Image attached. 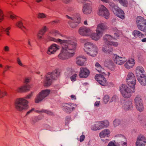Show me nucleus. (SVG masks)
<instances>
[{"label":"nucleus","mask_w":146,"mask_h":146,"mask_svg":"<svg viewBox=\"0 0 146 146\" xmlns=\"http://www.w3.org/2000/svg\"><path fill=\"white\" fill-rule=\"evenodd\" d=\"M98 14L99 15L104 17L106 19L109 18L110 15L108 9L102 5L99 6Z\"/></svg>","instance_id":"obj_11"},{"label":"nucleus","mask_w":146,"mask_h":146,"mask_svg":"<svg viewBox=\"0 0 146 146\" xmlns=\"http://www.w3.org/2000/svg\"><path fill=\"white\" fill-rule=\"evenodd\" d=\"M126 82L130 87H135V78L134 74L132 72L128 73L126 79Z\"/></svg>","instance_id":"obj_10"},{"label":"nucleus","mask_w":146,"mask_h":146,"mask_svg":"<svg viewBox=\"0 0 146 146\" xmlns=\"http://www.w3.org/2000/svg\"><path fill=\"white\" fill-rule=\"evenodd\" d=\"M119 143L121 146H127V141L126 137L124 136H123L121 138Z\"/></svg>","instance_id":"obj_35"},{"label":"nucleus","mask_w":146,"mask_h":146,"mask_svg":"<svg viewBox=\"0 0 146 146\" xmlns=\"http://www.w3.org/2000/svg\"><path fill=\"white\" fill-rule=\"evenodd\" d=\"M16 17L17 16L15 15H11L10 16V18L12 20L16 19Z\"/></svg>","instance_id":"obj_57"},{"label":"nucleus","mask_w":146,"mask_h":146,"mask_svg":"<svg viewBox=\"0 0 146 146\" xmlns=\"http://www.w3.org/2000/svg\"><path fill=\"white\" fill-rule=\"evenodd\" d=\"M70 97L72 100H75L76 99V97L75 95H72Z\"/></svg>","instance_id":"obj_61"},{"label":"nucleus","mask_w":146,"mask_h":146,"mask_svg":"<svg viewBox=\"0 0 146 146\" xmlns=\"http://www.w3.org/2000/svg\"><path fill=\"white\" fill-rule=\"evenodd\" d=\"M29 85H24L17 88L16 90V91L18 93H22L29 91L31 88Z\"/></svg>","instance_id":"obj_23"},{"label":"nucleus","mask_w":146,"mask_h":146,"mask_svg":"<svg viewBox=\"0 0 146 146\" xmlns=\"http://www.w3.org/2000/svg\"><path fill=\"white\" fill-rule=\"evenodd\" d=\"M42 111L44 112L45 113L50 115H52L53 114V113L50 111H49L48 110H43Z\"/></svg>","instance_id":"obj_55"},{"label":"nucleus","mask_w":146,"mask_h":146,"mask_svg":"<svg viewBox=\"0 0 146 146\" xmlns=\"http://www.w3.org/2000/svg\"><path fill=\"white\" fill-rule=\"evenodd\" d=\"M118 45V44L117 42H110L109 44V47L108 48V46H106V47H103L102 48L103 51L105 53H108L110 54H112V51L113 49L110 46L112 45L115 47H117Z\"/></svg>","instance_id":"obj_14"},{"label":"nucleus","mask_w":146,"mask_h":146,"mask_svg":"<svg viewBox=\"0 0 146 146\" xmlns=\"http://www.w3.org/2000/svg\"><path fill=\"white\" fill-rule=\"evenodd\" d=\"M96 80L101 85L105 86L107 85L106 80L104 76L102 74H97L95 77Z\"/></svg>","instance_id":"obj_19"},{"label":"nucleus","mask_w":146,"mask_h":146,"mask_svg":"<svg viewBox=\"0 0 146 146\" xmlns=\"http://www.w3.org/2000/svg\"><path fill=\"white\" fill-rule=\"evenodd\" d=\"M109 5L113 11L114 9L115 10L118 7L117 5H115L114 3L112 2H110Z\"/></svg>","instance_id":"obj_42"},{"label":"nucleus","mask_w":146,"mask_h":146,"mask_svg":"<svg viewBox=\"0 0 146 146\" xmlns=\"http://www.w3.org/2000/svg\"><path fill=\"white\" fill-rule=\"evenodd\" d=\"M112 30L114 32V37L108 34L105 35L103 37V40L107 46H109V44L111 40L113 39H116L118 38L119 35L121 34V32L118 30L116 28L112 29ZM109 47L108 46V48Z\"/></svg>","instance_id":"obj_4"},{"label":"nucleus","mask_w":146,"mask_h":146,"mask_svg":"<svg viewBox=\"0 0 146 146\" xmlns=\"http://www.w3.org/2000/svg\"><path fill=\"white\" fill-rule=\"evenodd\" d=\"M42 118H43L42 116L41 115H39L38 116V117H37V119H38V120H40L41 119H42Z\"/></svg>","instance_id":"obj_62"},{"label":"nucleus","mask_w":146,"mask_h":146,"mask_svg":"<svg viewBox=\"0 0 146 146\" xmlns=\"http://www.w3.org/2000/svg\"><path fill=\"white\" fill-rule=\"evenodd\" d=\"M95 44L90 42H86L84 44V51L86 53L88 50L90 49Z\"/></svg>","instance_id":"obj_32"},{"label":"nucleus","mask_w":146,"mask_h":146,"mask_svg":"<svg viewBox=\"0 0 146 146\" xmlns=\"http://www.w3.org/2000/svg\"><path fill=\"white\" fill-rule=\"evenodd\" d=\"M92 9L91 6L90 4L86 3L83 6L82 11L84 14H88L91 13L92 11Z\"/></svg>","instance_id":"obj_24"},{"label":"nucleus","mask_w":146,"mask_h":146,"mask_svg":"<svg viewBox=\"0 0 146 146\" xmlns=\"http://www.w3.org/2000/svg\"><path fill=\"white\" fill-rule=\"evenodd\" d=\"M119 2L124 6H127V2L126 0H118Z\"/></svg>","instance_id":"obj_44"},{"label":"nucleus","mask_w":146,"mask_h":146,"mask_svg":"<svg viewBox=\"0 0 146 146\" xmlns=\"http://www.w3.org/2000/svg\"><path fill=\"white\" fill-rule=\"evenodd\" d=\"M7 95V92L6 91L2 90L0 88V98H2Z\"/></svg>","instance_id":"obj_41"},{"label":"nucleus","mask_w":146,"mask_h":146,"mask_svg":"<svg viewBox=\"0 0 146 146\" xmlns=\"http://www.w3.org/2000/svg\"><path fill=\"white\" fill-rule=\"evenodd\" d=\"M98 130H100L105 127H107L109 125V122L108 121H105L101 122H96Z\"/></svg>","instance_id":"obj_30"},{"label":"nucleus","mask_w":146,"mask_h":146,"mask_svg":"<svg viewBox=\"0 0 146 146\" xmlns=\"http://www.w3.org/2000/svg\"><path fill=\"white\" fill-rule=\"evenodd\" d=\"M66 17L69 19L68 23L72 28L76 27L80 22L81 18L80 15L79 14H76L72 17H70L68 15H66Z\"/></svg>","instance_id":"obj_6"},{"label":"nucleus","mask_w":146,"mask_h":146,"mask_svg":"<svg viewBox=\"0 0 146 146\" xmlns=\"http://www.w3.org/2000/svg\"><path fill=\"white\" fill-rule=\"evenodd\" d=\"M113 12L114 14L119 18L123 19L124 18V13L123 11L118 7L116 9H114Z\"/></svg>","instance_id":"obj_26"},{"label":"nucleus","mask_w":146,"mask_h":146,"mask_svg":"<svg viewBox=\"0 0 146 146\" xmlns=\"http://www.w3.org/2000/svg\"><path fill=\"white\" fill-rule=\"evenodd\" d=\"M32 95V93H31V94H29L25 98L26 99H29L30 98L31 96Z\"/></svg>","instance_id":"obj_58"},{"label":"nucleus","mask_w":146,"mask_h":146,"mask_svg":"<svg viewBox=\"0 0 146 146\" xmlns=\"http://www.w3.org/2000/svg\"><path fill=\"white\" fill-rule=\"evenodd\" d=\"M46 29L47 28L45 26L38 33V35H37V36H38L39 38H41L42 35H43L46 31Z\"/></svg>","instance_id":"obj_37"},{"label":"nucleus","mask_w":146,"mask_h":146,"mask_svg":"<svg viewBox=\"0 0 146 146\" xmlns=\"http://www.w3.org/2000/svg\"><path fill=\"white\" fill-rule=\"evenodd\" d=\"M15 26L21 29H26V27L23 25V22L21 21H17L15 23Z\"/></svg>","instance_id":"obj_36"},{"label":"nucleus","mask_w":146,"mask_h":146,"mask_svg":"<svg viewBox=\"0 0 146 146\" xmlns=\"http://www.w3.org/2000/svg\"><path fill=\"white\" fill-rule=\"evenodd\" d=\"M98 48L96 45L89 50H88L86 53L89 56L92 57H94L98 54Z\"/></svg>","instance_id":"obj_22"},{"label":"nucleus","mask_w":146,"mask_h":146,"mask_svg":"<svg viewBox=\"0 0 146 146\" xmlns=\"http://www.w3.org/2000/svg\"><path fill=\"white\" fill-rule=\"evenodd\" d=\"M76 107V104L72 103H68L63 104L62 108L65 112L70 113L75 110Z\"/></svg>","instance_id":"obj_9"},{"label":"nucleus","mask_w":146,"mask_h":146,"mask_svg":"<svg viewBox=\"0 0 146 146\" xmlns=\"http://www.w3.org/2000/svg\"><path fill=\"white\" fill-rule=\"evenodd\" d=\"M60 74V70L59 69H56L52 72L48 73L46 75V78L44 81V86H49L51 84L52 80L56 79L59 76Z\"/></svg>","instance_id":"obj_2"},{"label":"nucleus","mask_w":146,"mask_h":146,"mask_svg":"<svg viewBox=\"0 0 146 146\" xmlns=\"http://www.w3.org/2000/svg\"><path fill=\"white\" fill-rule=\"evenodd\" d=\"M34 110V109L33 108L31 110H30L29 111H28L27 113V115H28V114H29L31 112H32V111H33Z\"/></svg>","instance_id":"obj_63"},{"label":"nucleus","mask_w":146,"mask_h":146,"mask_svg":"<svg viewBox=\"0 0 146 146\" xmlns=\"http://www.w3.org/2000/svg\"><path fill=\"white\" fill-rule=\"evenodd\" d=\"M60 49V46L55 44H52L48 48L47 53L48 54H54Z\"/></svg>","instance_id":"obj_20"},{"label":"nucleus","mask_w":146,"mask_h":146,"mask_svg":"<svg viewBox=\"0 0 146 146\" xmlns=\"http://www.w3.org/2000/svg\"><path fill=\"white\" fill-rule=\"evenodd\" d=\"M89 70L86 68L82 67L80 68L79 76L80 78H86L90 74Z\"/></svg>","instance_id":"obj_21"},{"label":"nucleus","mask_w":146,"mask_h":146,"mask_svg":"<svg viewBox=\"0 0 146 146\" xmlns=\"http://www.w3.org/2000/svg\"><path fill=\"white\" fill-rule=\"evenodd\" d=\"M110 133V131L108 129H105L101 131L99 134V136L101 138L102 141L105 143L108 142L109 141V139H106L104 140L103 138L108 137Z\"/></svg>","instance_id":"obj_18"},{"label":"nucleus","mask_w":146,"mask_h":146,"mask_svg":"<svg viewBox=\"0 0 146 146\" xmlns=\"http://www.w3.org/2000/svg\"><path fill=\"white\" fill-rule=\"evenodd\" d=\"M50 90L49 89L43 90L40 93L37 97V103L41 101L43 99L47 97L50 94Z\"/></svg>","instance_id":"obj_15"},{"label":"nucleus","mask_w":146,"mask_h":146,"mask_svg":"<svg viewBox=\"0 0 146 146\" xmlns=\"http://www.w3.org/2000/svg\"><path fill=\"white\" fill-rule=\"evenodd\" d=\"M137 27L139 30L142 31H146V19L141 16L137 18Z\"/></svg>","instance_id":"obj_7"},{"label":"nucleus","mask_w":146,"mask_h":146,"mask_svg":"<svg viewBox=\"0 0 146 146\" xmlns=\"http://www.w3.org/2000/svg\"><path fill=\"white\" fill-rule=\"evenodd\" d=\"M95 66L96 68V69L99 72H101L102 68L101 65L98 62H96L95 64Z\"/></svg>","instance_id":"obj_40"},{"label":"nucleus","mask_w":146,"mask_h":146,"mask_svg":"<svg viewBox=\"0 0 146 146\" xmlns=\"http://www.w3.org/2000/svg\"><path fill=\"white\" fill-rule=\"evenodd\" d=\"M118 99V97L116 95H115L113 96V97L111 98V100L110 102H112L113 101H116Z\"/></svg>","instance_id":"obj_49"},{"label":"nucleus","mask_w":146,"mask_h":146,"mask_svg":"<svg viewBox=\"0 0 146 146\" xmlns=\"http://www.w3.org/2000/svg\"><path fill=\"white\" fill-rule=\"evenodd\" d=\"M135 64L134 60L132 58H129L124 64L125 67L127 69H130L134 66Z\"/></svg>","instance_id":"obj_25"},{"label":"nucleus","mask_w":146,"mask_h":146,"mask_svg":"<svg viewBox=\"0 0 146 146\" xmlns=\"http://www.w3.org/2000/svg\"><path fill=\"white\" fill-rule=\"evenodd\" d=\"M146 144V138L142 135H139L135 142L136 146H145Z\"/></svg>","instance_id":"obj_17"},{"label":"nucleus","mask_w":146,"mask_h":146,"mask_svg":"<svg viewBox=\"0 0 146 146\" xmlns=\"http://www.w3.org/2000/svg\"><path fill=\"white\" fill-rule=\"evenodd\" d=\"M137 78L141 85L143 86L146 85V76L145 74L141 75V76L137 77Z\"/></svg>","instance_id":"obj_33"},{"label":"nucleus","mask_w":146,"mask_h":146,"mask_svg":"<svg viewBox=\"0 0 146 146\" xmlns=\"http://www.w3.org/2000/svg\"><path fill=\"white\" fill-rule=\"evenodd\" d=\"M109 99L110 97L108 95H105L103 98V102L105 104H106L109 101Z\"/></svg>","instance_id":"obj_43"},{"label":"nucleus","mask_w":146,"mask_h":146,"mask_svg":"<svg viewBox=\"0 0 146 146\" xmlns=\"http://www.w3.org/2000/svg\"><path fill=\"white\" fill-rule=\"evenodd\" d=\"M72 0H62V1L64 3L68 4L70 3Z\"/></svg>","instance_id":"obj_54"},{"label":"nucleus","mask_w":146,"mask_h":146,"mask_svg":"<svg viewBox=\"0 0 146 146\" xmlns=\"http://www.w3.org/2000/svg\"><path fill=\"white\" fill-rule=\"evenodd\" d=\"M76 76L77 74H75L71 76L70 78L71 80L72 81H75L76 80Z\"/></svg>","instance_id":"obj_48"},{"label":"nucleus","mask_w":146,"mask_h":146,"mask_svg":"<svg viewBox=\"0 0 146 146\" xmlns=\"http://www.w3.org/2000/svg\"><path fill=\"white\" fill-rule=\"evenodd\" d=\"M141 41L143 42H146V38H144L141 40Z\"/></svg>","instance_id":"obj_64"},{"label":"nucleus","mask_w":146,"mask_h":146,"mask_svg":"<svg viewBox=\"0 0 146 146\" xmlns=\"http://www.w3.org/2000/svg\"><path fill=\"white\" fill-rule=\"evenodd\" d=\"M122 108L125 111L132 110L133 108V101L128 100L125 101L123 104Z\"/></svg>","instance_id":"obj_13"},{"label":"nucleus","mask_w":146,"mask_h":146,"mask_svg":"<svg viewBox=\"0 0 146 146\" xmlns=\"http://www.w3.org/2000/svg\"><path fill=\"white\" fill-rule=\"evenodd\" d=\"M50 33L54 36L56 37H59V36H62V35L58 31L55 30H53L51 31Z\"/></svg>","instance_id":"obj_38"},{"label":"nucleus","mask_w":146,"mask_h":146,"mask_svg":"<svg viewBox=\"0 0 146 146\" xmlns=\"http://www.w3.org/2000/svg\"><path fill=\"white\" fill-rule=\"evenodd\" d=\"M114 62L117 64L121 65L126 61V59L125 57L119 56L117 55H114L113 58Z\"/></svg>","instance_id":"obj_16"},{"label":"nucleus","mask_w":146,"mask_h":146,"mask_svg":"<svg viewBox=\"0 0 146 146\" xmlns=\"http://www.w3.org/2000/svg\"><path fill=\"white\" fill-rule=\"evenodd\" d=\"M128 87L126 85L122 84L120 88V90L122 96L125 98H129L132 94L135 92V87Z\"/></svg>","instance_id":"obj_5"},{"label":"nucleus","mask_w":146,"mask_h":146,"mask_svg":"<svg viewBox=\"0 0 146 146\" xmlns=\"http://www.w3.org/2000/svg\"><path fill=\"white\" fill-rule=\"evenodd\" d=\"M86 59V58L84 56H78L76 59V64L79 66H83L84 64Z\"/></svg>","instance_id":"obj_29"},{"label":"nucleus","mask_w":146,"mask_h":146,"mask_svg":"<svg viewBox=\"0 0 146 146\" xmlns=\"http://www.w3.org/2000/svg\"><path fill=\"white\" fill-rule=\"evenodd\" d=\"M90 37L92 39L94 40H98L102 37V34L96 30V33L91 34Z\"/></svg>","instance_id":"obj_27"},{"label":"nucleus","mask_w":146,"mask_h":146,"mask_svg":"<svg viewBox=\"0 0 146 146\" xmlns=\"http://www.w3.org/2000/svg\"><path fill=\"white\" fill-rule=\"evenodd\" d=\"M100 101H97L94 104V106H98L100 104Z\"/></svg>","instance_id":"obj_59"},{"label":"nucleus","mask_w":146,"mask_h":146,"mask_svg":"<svg viewBox=\"0 0 146 146\" xmlns=\"http://www.w3.org/2000/svg\"><path fill=\"white\" fill-rule=\"evenodd\" d=\"M121 123V121L120 120L118 119H115L113 121V124L114 127H115Z\"/></svg>","instance_id":"obj_39"},{"label":"nucleus","mask_w":146,"mask_h":146,"mask_svg":"<svg viewBox=\"0 0 146 146\" xmlns=\"http://www.w3.org/2000/svg\"><path fill=\"white\" fill-rule=\"evenodd\" d=\"M85 138V136L84 135H82L80 137V142L83 141Z\"/></svg>","instance_id":"obj_56"},{"label":"nucleus","mask_w":146,"mask_h":146,"mask_svg":"<svg viewBox=\"0 0 146 146\" xmlns=\"http://www.w3.org/2000/svg\"><path fill=\"white\" fill-rule=\"evenodd\" d=\"M132 35L135 38H142L144 36L141 32L137 30L134 31L132 33Z\"/></svg>","instance_id":"obj_34"},{"label":"nucleus","mask_w":146,"mask_h":146,"mask_svg":"<svg viewBox=\"0 0 146 146\" xmlns=\"http://www.w3.org/2000/svg\"><path fill=\"white\" fill-rule=\"evenodd\" d=\"M11 29V27H9L4 29V32L8 36H9L10 35L9 31Z\"/></svg>","instance_id":"obj_45"},{"label":"nucleus","mask_w":146,"mask_h":146,"mask_svg":"<svg viewBox=\"0 0 146 146\" xmlns=\"http://www.w3.org/2000/svg\"><path fill=\"white\" fill-rule=\"evenodd\" d=\"M107 29V27L105 23H102L98 25L96 30L103 35L104 30Z\"/></svg>","instance_id":"obj_28"},{"label":"nucleus","mask_w":146,"mask_h":146,"mask_svg":"<svg viewBox=\"0 0 146 146\" xmlns=\"http://www.w3.org/2000/svg\"><path fill=\"white\" fill-rule=\"evenodd\" d=\"M31 78L29 77L25 78L24 80V83L25 84H27L29 83L31 81Z\"/></svg>","instance_id":"obj_46"},{"label":"nucleus","mask_w":146,"mask_h":146,"mask_svg":"<svg viewBox=\"0 0 146 146\" xmlns=\"http://www.w3.org/2000/svg\"><path fill=\"white\" fill-rule=\"evenodd\" d=\"M17 62L18 64L20 66H23V65L22 64L21 60L19 58H18L17 59Z\"/></svg>","instance_id":"obj_53"},{"label":"nucleus","mask_w":146,"mask_h":146,"mask_svg":"<svg viewBox=\"0 0 146 146\" xmlns=\"http://www.w3.org/2000/svg\"><path fill=\"white\" fill-rule=\"evenodd\" d=\"M134 101L137 110L140 112L143 111L144 108L141 96L139 95L136 96L134 99Z\"/></svg>","instance_id":"obj_8"},{"label":"nucleus","mask_w":146,"mask_h":146,"mask_svg":"<svg viewBox=\"0 0 146 146\" xmlns=\"http://www.w3.org/2000/svg\"><path fill=\"white\" fill-rule=\"evenodd\" d=\"M135 72L137 77L141 76L143 74H145V71L143 68L141 66H138L136 68Z\"/></svg>","instance_id":"obj_31"},{"label":"nucleus","mask_w":146,"mask_h":146,"mask_svg":"<svg viewBox=\"0 0 146 146\" xmlns=\"http://www.w3.org/2000/svg\"><path fill=\"white\" fill-rule=\"evenodd\" d=\"M97 125L96 123L95 124L93 125L91 127V128L94 131H96L98 130V126L96 125Z\"/></svg>","instance_id":"obj_47"},{"label":"nucleus","mask_w":146,"mask_h":146,"mask_svg":"<svg viewBox=\"0 0 146 146\" xmlns=\"http://www.w3.org/2000/svg\"><path fill=\"white\" fill-rule=\"evenodd\" d=\"M28 102L23 98H17L15 102V109L18 111H21L28 108Z\"/></svg>","instance_id":"obj_3"},{"label":"nucleus","mask_w":146,"mask_h":146,"mask_svg":"<svg viewBox=\"0 0 146 146\" xmlns=\"http://www.w3.org/2000/svg\"><path fill=\"white\" fill-rule=\"evenodd\" d=\"M38 17L39 18H43L46 17V15L42 13H40L38 15Z\"/></svg>","instance_id":"obj_52"},{"label":"nucleus","mask_w":146,"mask_h":146,"mask_svg":"<svg viewBox=\"0 0 146 146\" xmlns=\"http://www.w3.org/2000/svg\"><path fill=\"white\" fill-rule=\"evenodd\" d=\"M65 37V39L63 40L51 37H49L50 40L59 43L61 45L62 48L58 57L63 60L67 59L73 56L77 46L73 36H66Z\"/></svg>","instance_id":"obj_1"},{"label":"nucleus","mask_w":146,"mask_h":146,"mask_svg":"<svg viewBox=\"0 0 146 146\" xmlns=\"http://www.w3.org/2000/svg\"><path fill=\"white\" fill-rule=\"evenodd\" d=\"M92 32V31L89 28L84 26L80 27L78 30L79 34L83 36H88Z\"/></svg>","instance_id":"obj_12"},{"label":"nucleus","mask_w":146,"mask_h":146,"mask_svg":"<svg viewBox=\"0 0 146 146\" xmlns=\"http://www.w3.org/2000/svg\"><path fill=\"white\" fill-rule=\"evenodd\" d=\"M11 66H9V65H6L5 66V69L7 70L9 69L10 68H11Z\"/></svg>","instance_id":"obj_60"},{"label":"nucleus","mask_w":146,"mask_h":146,"mask_svg":"<svg viewBox=\"0 0 146 146\" xmlns=\"http://www.w3.org/2000/svg\"><path fill=\"white\" fill-rule=\"evenodd\" d=\"M3 50L5 52H8L9 51V48L7 46H5L3 47Z\"/></svg>","instance_id":"obj_51"},{"label":"nucleus","mask_w":146,"mask_h":146,"mask_svg":"<svg viewBox=\"0 0 146 146\" xmlns=\"http://www.w3.org/2000/svg\"><path fill=\"white\" fill-rule=\"evenodd\" d=\"M3 19V14L2 11L0 9V22Z\"/></svg>","instance_id":"obj_50"}]
</instances>
